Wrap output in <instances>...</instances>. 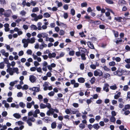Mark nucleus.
<instances>
[{
	"instance_id": "24",
	"label": "nucleus",
	"mask_w": 130,
	"mask_h": 130,
	"mask_svg": "<svg viewBox=\"0 0 130 130\" xmlns=\"http://www.w3.org/2000/svg\"><path fill=\"white\" fill-rule=\"evenodd\" d=\"M78 81L80 83H83L85 82L84 78L83 77H80L78 79Z\"/></svg>"
},
{
	"instance_id": "39",
	"label": "nucleus",
	"mask_w": 130,
	"mask_h": 130,
	"mask_svg": "<svg viewBox=\"0 0 130 130\" xmlns=\"http://www.w3.org/2000/svg\"><path fill=\"white\" fill-rule=\"evenodd\" d=\"M30 27L31 30H36L37 29V28L36 26L34 25H31L30 26Z\"/></svg>"
},
{
	"instance_id": "13",
	"label": "nucleus",
	"mask_w": 130,
	"mask_h": 130,
	"mask_svg": "<svg viewBox=\"0 0 130 130\" xmlns=\"http://www.w3.org/2000/svg\"><path fill=\"white\" fill-rule=\"evenodd\" d=\"M56 66V64L54 63H52L51 65L48 66V69L49 70H52V68H55Z\"/></svg>"
},
{
	"instance_id": "49",
	"label": "nucleus",
	"mask_w": 130,
	"mask_h": 130,
	"mask_svg": "<svg viewBox=\"0 0 130 130\" xmlns=\"http://www.w3.org/2000/svg\"><path fill=\"white\" fill-rule=\"evenodd\" d=\"M95 80V78L94 77H93L90 80V82L91 84H93Z\"/></svg>"
},
{
	"instance_id": "62",
	"label": "nucleus",
	"mask_w": 130,
	"mask_h": 130,
	"mask_svg": "<svg viewBox=\"0 0 130 130\" xmlns=\"http://www.w3.org/2000/svg\"><path fill=\"white\" fill-rule=\"evenodd\" d=\"M36 70L38 72L41 73H42V69L40 67L37 68V69H36Z\"/></svg>"
},
{
	"instance_id": "26",
	"label": "nucleus",
	"mask_w": 130,
	"mask_h": 130,
	"mask_svg": "<svg viewBox=\"0 0 130 130\" xmlns=\"http://www.w3.org/2000/svg\"><path fill=\"white\" fill-rule=\"evenodd\" d=\"M123 19L124 18H122L121 17H115L114 20L119 22H121V20Z\"/></svg>"
},
{
	"instance_id": "15",
	"label": "nucleus",
	"mask_w": 130,
	"mask_h": 130,
	"mask_svg": "<svg viewBox=\"0 0 130 130\" xmlns=\"http://www.w3.org/2000/svg\"><path fill=\"white\" fill-rule=\"evenodd\" d=\"M29 43L33 44L35 42L36 39L35 37H32L30 39H28Z\"/></svg>"
},
{
	"instance_id": "47",
	"label": "nucleus",
	"mask_w": 130,
	"mask_h": 130,
	"mask_svg": "<svg viewBox=\"0 0 130 130\" xmlns=\"http://www.w3.org/2000/svg\"><path fill=\"white\" fill-rule=\"evenodd\" d=\"M70 13L73 16L75 14V11L74 9H71L70 10Z\"/></svg>"
},
{
	"instance_id": "61",
	"label": "nucleus",
	"mask_w": 130,
	"mask_h": 130,
	"mask_svg": "<svg viewBox=\"0 0 130 130\" xmlns=\"http://www.w3.org/2000/svg\"><path fill=\"white\" fill-rule=\"evenodd\" d=\"M80 69L81 70H83L84 68V64L83 63L81 64L80 66Z\"/></svg>"
},
{
	"instance_id": "5",
	"label": "nucleus",
	"mask_w": 130,
	"mask_h": 130,
	"mask_svg": "<svg viewBox=\"0 0 130 130\" xmlns=\"http://www.w3.org/2000/svg\"><path fill=\"white\" fill-rule=\"evenodd\" d=\"M46 36H48V35L45 32H42L41 33H39L37 35V37L39 38H40L41 37L44 38Z\"/></svg>"
},
{
	"instance_id": "59",
	"label": "nucleus",
	"mask_w": 130,
	"mask_h": 130,
	"mask_svg": "<svg viewBox=\"0 0 130 130\" xmlns=\"http://www.w3.org/2000/svg\"><path fill=\"white\" fill-rule=\"evenodd\" d=\"M55 92L53 91H51L48 93V95L50 96H53Z\"/></svg>"
},
{
	"instance_id": "14",
	"label": "nucleus",
	"mask_w": 130,
	"mask_h": 130,
	"mask_svg": "<svg viewBox=\"0 0 130 130\" xmlns=\"http://www.w3.org/2000/svg\"><path fill=\"white\" fill-rule=\"evenodd\" d=\"M2 103L4 105L5 107L6 108H8L10 106L9 104L5 100H3L2 102Z\"/></svg>"
},
{
	"instance_id": "12",
	"label": "nucleus",
	"mask_w": 130,
	"mask_h": 130,
	"mask_svg": "<svg viewBox=\"0 0 130 130\" xmlns=\"http://www.w3.org/2000/svg\"><path fill=\"white\" fill-rule=\"evenodd\" d=\"M109 85L107 83H105L104 85V86L103 88V90L106 92H108L109 91L108 87Z\"/></svg>"
},
{
	"instance_id": "38",
	"label": "nucleus",
	"mask_w": 130,
	"mask_h": 130,
	"mask_svg": "<svg viewBox=\"0 0 130 130\" xmlns=\"http://www.w3.org/2000/svg\"><path fill=\"white\" fill-rule=\"evenodd\" d=\"M79 128L81 130L83 129L85 127V125L83 123H80L79 125Z\"/></svg>"
},
{
	"instance_id": "54",
	"label": "nucleus",
	"mask_w": 130,
	"mask_h": 130,
	"mask_svg": "<svg viewBox=\"0 0 130 130\" xmlns=\"http://www.w3.org/2000/svg\"><path fill=\"white\" fill-rule=\"evenodd\" d=\"M28 86L27 85H25L23 86V87H22V89L23 90H26L27 89H28Z\"/></svg>"
},
{
	"instance_id": "48",
	"label": "nucleus",
	"mask_w": 130,
	"mask_h": 130,
	"mask_svg": "<svg viewBox=\"0 0 130 130\" xmlns=\"http://www.w3.org/2000/svg\"><path fill=\"white\" fill-rule=\"evenodd\" d=\"M12 9L14 10L16 9V5L14 3H12L11 5Z\"/></svg>"
},
{
	"instance_id": "8",
	"label": "nucleus",
	"mask_w": 130,
	"mask_h": 130,
	"mask_svg": "<svg viewBox=\"0 0 130 130\" xmlns=\"http://www.w3.org/2000/svg\"><path fill=\"white\" fill-rule=\"evenodd\" d=\"M0 52L3 55L5 56L6 57H7L9 55V53L5 52V51L4 49L1 50L0 51Z\"/></svg>"
},
{
	"instance_id": "17",
	"label": "nucleus",
	"mask_w": 130,
	"mask_h": 130,
	"mask_svg": "<svg viewBox=\"0 0 130 130\" xmlns=\"http://www.w3.org/2000/svg\"><path fill=\"white\" fill-rule=\"evenodd\" d=\"M113 74L115 75H117L119 76H121L122 75V73H121V71L118 70L114 72Z\"/></svg>"
},
{
	"instance_id": "22",
	"label": "nucleus",
	"mask_w": 130,
	"mask_h": 130,
	"mask_svg": "<svg viewBox=\"0 0 130 130\" xmlns=\"http://www.w3.org/2000/svg\"><path fill=\"white\" fill-rule=\"evenodd\" d=\"M13 73H16L17 74H18L19 73V69L17 67L14 68H13Z\"/></svg>"
},
{
	"instance_id": "20",
	"label": "nucleus",
	"mask_w": 130,
	"mask_h": 130,
	"mask_svg": "<svg viewBox=\"0 0 130 130\" xmlns=\"http://www.w3.org/2000/svg\"><path fill=\"white\" fill-rule=\"evenodd\" d=\"M122 113L123 114L127 115L130 113V111L128 110L125 109V111L122 110Z\"/></svg>"
},
{
	"instance_id": "55",
	"label": "nucleus",
	"mask_w": 130,
	"mask_h": 130,
	"mask_svg": "<svg viewBox=\"0 0 130 130\" xmlns=\"http://www.w3.org/2000/svg\"><path fill=\"white\" fill-rule=\"evenodd\" d=\"M23 28L25 30H27L28 28V25L24 24L22 26Z\"/></svg>"
},
{
	"instance_id": "10",
	"label": "nucleus",
	"mask_w": 130,
	"mask_h": 130,
	"mask_svg": "<svg viewBox=\"0 0 130 130\" xmlns=\"http://www.w3.org/2000/svg\"><path fill=\"white\" fill-rule=\"evenodd\" d=\"M11 13V10H9L5 11L4 15L5 17H8L10 16Z\"/></svg>"
},
{
	"instance_id": "18",
	"label": "nucleus",
	"mask_w": 130,
	"mask_h": 130,
	"mask_svg": "<svg viewBox=\"0 0 130 130\" xmlns=\"http://www.w3.org/2000/svg\"><path fill=\"white\" fill-rule=\"evenodd\" d=\"M87 44L89 47L91 49H94V47L92 43L90 42H87Z\"/></svg>"
},
{
	"instance_id": "6",
	"label": "nucleus",
	"mask_w": 130,
	"mask_h": 130,
	"mask_svg": "<svg viewBox=\"0 0 130 130\" xmlns=\"http://www.w3.org/2000/svg\"><path fill=\"white\" fill-rule=\"evenodd\" d=\"M36 78L33 75H30L29 76V80L32 83L35 82L36 81Z\"/></svg>"
},
{
	"instance_id": "50",
	"label": "nucleus",
	"mask_w": 130,
	"mask_h": 130,
	"mask_svg": "<svg viewBox=\"0 0 130 130\" xmlns=\"http://www.w3.org/2000/svg\"><path fill=\"white\" fill-rule=\"evenodd\" d=\"M5 67V64L4 62H2L0 63V68L3 69Z\"/></svg>"
},
{
	"instance_id": "16",
	"label": "nucleus",
	"mask_w": 130,
	"mask_h": 130,
	"mask_svg": "<svg viewBox=\"0 0 130 130\" xmlns=\"http://www.w3.org/2000/svg\"><path fill=\"white\" fill-rule=\"evenodd\" d=\"M56 56V54L55 53H49L48 54V57L49 58H52L55 57Z\"/></svg>"
},
{
	"instance_id": "37",
	"label": "nucleus",
	"mask_w": 130,
	"mask_h": 130,
	"mask_svg": "<svg viewBox=\"0 0 130 130\" xmlns=\"http://www.w3.org/2000/svg\"><path fill=\"white\" fill-rule=\"evenodd\" d=\"M55 3L57 4V6L58 7H61L62 5V4L61 2H59L58 1H56L55 2Z\"/></svg>"
},
{
	"instance_id": "64",
	"label": "nucleus",
	"mask_w": 130,
	"mask_h": 130,
	"mask_svg": "<svg viewBox=\"0 0 130 130\" xmlns=\"http://www.w3.org/2000/svg\"><path fill=\"white\" fill-rule=\"evenodd\" d=\"M32 52L31 50L28 49L26 52V53L28 55H31L32 54Z\"/></svg>"
},
{
	"instance_id": "35",
	"label": "nucleus",
	"mask_w": 130,
	"mask_h": 130,
	"mask_svg": "<svg viewBox=\"0 0 130 130\" xmlns=\"http://www.w3.org/2000/svg\"><path fill=\"white\" fill-rule=\"evenodd\" d=\"M42 23L41 22H39L37 24L38 27L37 29L39 30H40L41 29V25H42Z\"/></svg>"
},
{
	"instance_id": "7",
	"label": "nucleus",
	"mask_w": 130,
	"mask_h": 130,
	"mask_svg": "<svg viewBox=\"0 0 130 130\" xmlns=\"http://www.w3.org/2000/svg\"><path fill=\"white\" fill-rule=\"evenodd\" d=\"M6 72L9 73V74L11 75H13L14 74L13 68H9L6 69Z\"/></svg>"
},
{
	"instance_id": "25",
	"label": "nucleus",
	"mask_w": 130,
	"mask_h": 130,
	"mask_svg": "<svg viewBox=\"0 0 130 130\" xmlns=\"http://www.w3.org/2000/svg\"><path fill=\"white\" fill-rule=\"evenodd\" d=\"M9 25L8 24H6L4 25V26L5 27V30L6 31H8L9 30Z\"/></svg>"
},
{
	"instance_id": "36",
	"label": "nucleus",
	"mask_w": 130,
	"mask_h": 130,
	"mask_svg": "<svg viewBox=\"0 0 130 130\" xmlns=\"http://www.w3.org/2000/svg\"><path fill=\"white\" fill-rule=\"evenodd\" d=\"M121 93L120 92H118L117 94L114 96V98L115 99H117L120 97Z\"/></svg>"
},
{
	"instance_id": "56",
	"label": "nucleus",
	"mask_w": 130,
	"mask_h": 130,
	"mask_svg": "<svg viewBox=\"0 0 130 130\" xmlns=\"http://www.w3.org/2000/svg\"><path fill=\"white\" fill-rule=\"evenodd\" d=\"M109 65L110 66H114L116 64V63L114 61H112L109 63Z\"/></svg>"
},
{
	"instance_id": "46",
	"label": "nucleus",
	"mask_w": 130,
	"mask_h": 130,
	"mask_svg": "<svg viewBox=\"0 0 130 130\" xmlns=\"http://www.w3.org/2000/svg\"><path fill=\"white\" fill-rule=\"evenodd\" d=\"M26 12L24 10H23L20 12V14L22 16H25L26 14Z\"/></svg>"
},
{
	"instance_id": "23",
	"label": "nucleus",
	"mask_w": 130,
	"mask_h": 130,
	"mask_svg": "<svg viewBox=\"0 0 130 130\" xmlns=\"http://www.w3.org/2000/svg\"><path fill=\"white\" fill-rule=\"evenodd\" d=\"M118 3L119 4L121 5H125L126 4V2L123 0H119Z\"/></svg>"
},
{
	"instance_id": "42",
	"label": "nucleus",
	"mask_w": 130,
	"mask_h": 130,
	"mask_svg": "<svg viewBox=\"0 0 130 130\" xmlns=\"http://www.w3.org/2000/svg\"><path fill=\"white\" fill-rule=\"evenodd\" d=\"M110 121L114 123L116 120V119L114 117L111 116L110 119Z\"/></svg>"
},
{
	"instance_id": "33",
	"label": "nucleus",
	"mask_w": 130,
	"mask_h": 130,
	"mask_svg": "<svg viewBox=\"0 0 130 130\" xmlns=\"http://www.w3.org/2000/svg\"><path fill=\"white\" fill-rule=\"evenodd\" d=\"M13 116L14 117L17 119L20 118L21 117V116L18 113H15L13 114Z\"/></svg>"
},
{
	"instance_id": "21",
	"label": "nucleus",
	"mask_w": 130,
	"mask_h": 130,
	"mask_svg": "<svg viewBox=\"0 0 130 130\" xmlns=\"http://www.w3.org/2000/svg\"><path fill=\"white\" fill-rule=\"evenodd\" d=\"M103 77L106 79H109L110 78V75L108 73H106L104 74Z\"/></svg>"
},
{
	"instance_id": "63",
	"label": "nucleus",
	"mask_w": 130,
	"mask_h": 130,
	"mask_svg": "<svg viewBox=\"0 0 130 130\" xmlns=\"http://www.w3.org/2000/svg\"><path fill=\"white\" fill-rule=\"evenodd\" d=\"M2 115L3 117H5L7 115V113L6 111H3L2 113Z\"/></svg>"
},
{
	"instance_id": "3",
	"label": "nucleus",
	"mask_w": 130,
	"mask_h": 130,
	"mask_svg": "<svg viewBox=\"0 0 130 130\" xmlns=\"http://www.w3.org/2000/svg\"><path fill=\"white\" fill-rule=\"evenodd\" d=\"M35 120V119L33 117H28L27 120V123L30 126H32V125L31 122H34Z\"/></svg>"
},
{
	"instance_id": "52",
	"label": "nucleus",
	"mask_w": 130,
	"mask_h": 130,
	"mask_svg": "<svg viewBox=\"0 0 130 130\" xmlns=\"http://www.w3.org/2000/svg\"><path fill=\"white\" fill-rule=\"evenodd\" d=\"M103 68L105 71L107 72H108L110 71V69L109 68L105 66H104Z\"/></svg>"
},
{
	"instance_id": "44",
	"label": "nucleus",
	"mask_w": 130,
	"mask_h": 130,
	"mask_svg": "<svg viewBox=\"0 0 130 130\" xmlns=\"http://www.w3.org/2000/svg\"><path fill=\"white\" fill-rule=\"evenodd\" d=\"M112 32L114 34L115 37H117L118 36L119 34L117 31H115L114 30H113Z\"/></svg>"
},
{
	"instance_id": "1",
	"label": "nucleus",
	"mask_w": 130,
	"mask_h": 130,
	"mask_svg": "<svg viewBox=\"0 0 130 130\" xmlns=\"http://www.w3.org/2000/svg\"><path fill=\"white\" fill-rule=\"evenodd\" d=\"M31 17L34 18V20L35 21H37L38 20L41 19L43 17L42 15H39L37 16L36 14L32 13L31 14Z\"/></svg>"
},
{
	"instance_id": "11",
	"label": "nucleus",
	"mask_w": 130,
	"mask_h": 130,
	"mask_svg": "<svg viewBox=\"0 0 130 130\" xmlns=\"http://www.w3.org/2000/svg\"><path fill=\"white\" fill-rule=\"evenodd\" d=\"M32 56L34 58V59L35 60L37 59L38 62H40L41 61V58L38 57L37 55H35L34 54H33Z\"/></svg>"
},
{
	"instance_id": "29",
	"label": "nucleus",
	"mask_w": 130,
	"mask_h": 130,
	"mask_svg": "<svg viewBox=\"0 0 130 130\" xmlns=\"http://www.w3.org/2000/svg\"><path fill=\"white\" fill-rule=\"evenodd\" d=\"M110 88L112 90H116L117 88V85L116 84H114L113 85L110 86Z\"/></svg>"
},
{
	"instance_id": "19",
	"label": "nucleus",
	"mask_w": 130,
	"mask_h": 130,
	"mask_svg": "<svg viewBox=\"0 0 130 130\" xmlns=\"http://www.w3.org/2000/svg\"><path fill=\"white\" fill-rule=\"evenodd\" d=\"M79 50H80L81 54L82 53H85L87 51V50L84 48H82V47H80L79 48Z\"/></svg>"
},
{
	"instance_id": "53",
	"label": "nucleus",
	"mask_w": 130,
	"mask_h": 130,
	"mask_svg": "<svg viewBox=\"0 0 130 130\" xmlns=\"http://www.w3.org/2000/svg\"><path fill=\"white\" fill-rule=\"evenodd\" d=\"M48 66L47 63L45 61H44L42 63V67H47L48 68Z\"/></svg>"
},
{
	"instance_id": "43",
	"label": "nucleus",
	"mask_w": 130,
	"mask_h": 130,
	"mask_svg": "<svg viewBox=\"0 0 130 130\" xmlns=\"http://www.w3.org/2000/svg\"><path fill=\"white\" fill-rule=\"evenodd\" d=\"M56 126V122H54L52 123L51 127L53 129L55 128Z\"/></svg>"
},
{
	"instance_id": "4",
	"label": "nucleus",
	"mask_w": 130,
	"mask_h": 130,
	"mask_svg": "<svg viewBox=\"0 0 130 130\" xmlns=\"http://www.w3.org/2000/svg\"><path fill=\"white\" fill-rule=\"evenodd\" d=\"M22 42L23 44V47L24 48H26L28 46L29 43V41L28 39H23L22 40Z\"/></svg>"
},
{
	"instance_id": "57",
	"label": "nucleus",
	"mask_w": 130,
	"mask_h": 130,
	"mask_svg": "<svg viewBox=\"0 0 130 130\" xmlns=\"http://www.w3.org/2000/svg\"><path fill=\"white\" fill-rule=\"evenodd\" d=\"M81 6L82 7H86L87 5V4L86 2H85L81 3Z\"/></svg>"
},
{
	"instance_id": "40",
	"label": "nucleus",
	"mask_w": 130,
	"mask_h": 130,
	"mask_svg": "<svg viewBox=\"0 0 130 130\" xmlns=\"http://www.w3.org/2000/svg\"><path fill=\"white\" fill-rule=\"evenodd\" d=\"M130 108V105L129 104H127L125 105L124 108L122 109V110L125 111V109H129Z\"/></svg>"
},
{
	"instance_id": "27",
	"label": "nucleus",
	"mask_w": 130,
	"mask_h": 130,
	"mask_svg": "<svg viewBox=\"0 0 130 130\" xmlns=\"http://www.w3.org/2000/svg\"><path fill=\"white\" fill-rule=\"evenodd\" d=\"M93 128L96 130H98L100 127V126L98 123H96L93 125Z\"/></svg>"
},
{
	"instance_id": "41",
	"label": "nucleus",
	"mask_w": 130,
	"mask_h": 130,
	"mask_svg": "<svg viewBox=\"0 0 130 130\" xmlns=\"http://www.w3.org/2000/svg\"><path fill=\"white\" fill-rule=\"evenodd\" d=\"M39 11V9L38 7H36L33 8L32 10V12H38Z\"/></svg>"
},
{
	"instance_id": "2",
	"label": "nucleus",
	"mask_w": 130,
	"mask_h": 130,
	"mask_svg": "<svg viewBox=\"0 0 130 130\" xmlns=\"http://www.w3.org/2000/svg\"><path fill=\"white\" fill-rule=\"evenodd\" d=\"M94 74L96 76H102L103 73L101 70L100 69H97L94 71Z\"/></svg>"
},
{
	"instance_id": "9",
	"label": "nucleus",
	"mask_w": 130,
	"mask_h": 130,
	"mask_svg": "<svg viewBox=\"0 0 130 130\" xmlns=\"http://www.w3.org/2000/svg\"><path fill=\"white\" fill-rule=\"evenodd\" d=\"M35 103L34 101H32L31 102H27L26 103L27 108L28 109L30 108L33 105H34Z\"/></svg>"
},
{
	"instance_id": "34",
	"label": "nucleus",
	"mask_w": 130,
	"mask_h": 130,
	"mask_svg": "<svg viewBox=\"0 0 130 130\" xmlns=\"http://www.w3.org/2000/svg\"><path fill=\"white\" fill-rule=\"evenodd\" d=\"M80 56L82 60H85L86 59V58L85 57L86 55L85 53H82Z\"/></svg>"
},
{
	"instance_id": "58",
	"label": "nucleus",
	"mask_w": 130,
	"mask_h": 130,
	"mask_svg": "<svg viewBox=\"0 0 130 130\" xmlns=\"http://www.w3.org/2000/svg\"><path fill=\"white\" fill-rule=\"evenodd\" d=\"M129 88V87L127 85L124 86L123 87V90L124 91H127Z\"/></svg>"
},
{
	"instance_id": "60",
	"label": "nucleus",
	"mask_w": 130,
	"mask_h": 130,
	"mask_svg": "<svg viewBox=\"0 0 130 130\" xmlns=\"http://www.w3.org/2000/svg\"><path fill=\"white\" fill-rule=\"evenodd\" d=\"M23 94L21 92H19L18 93L17 96L18 97H21L23 96Z\"/></svg>"
},
{
	"instance_id": "32",
	"label": "nucleus",
	"mask_w": 130,
	"mask_h": 130,
	"mask_svg": "<svg viewBox=\"0 0 130 130\" xmlns=\"http://www.w3.org/2000/svg\"><path fill=\"white\" fill-rule=\"evenodd\" d=\"M11 107H15L17 108H19V106L18 104H15L14 103H12L11 104Z\"/></svg>"
},
{
	"instance_id": "51",
	"label": "nucleus",
	"mask_w": 130,
	"mask_h": 130,
	"mask_svg": "<svg viewBox=\"0 0 130 130\" xmlns=\"http://www.w3.org/2000/svg\"><path fill=\"white\" fill-rule=\"evenodd\" d=\"M40 108L41 109H44L46 107V105L43 103H41L40 105Z\"/></svg>"
},
{
	"instance_id": "31",
	"label": "nucleus",
	"mask_w": 130,
	"mask_h": 130,
	"mask_svg": "<svg viewBox=\"0 0 130 130\" xmlns=\"http://www.w3.org/2000/svg\"><path fill=\"white\" fill-rule=\"evenodd\" d=\"M72 109H70L71 114H75L76 112H78V110H75V109L74 108H72Z\"/></svg>"
},
{
	"instance_id": "45",
	"label": "nucleus",
	"mask_w": 130,
	"mask_h": 130,
	"mask_svg": "<svg viewBox=\"0 0 130 130\" xmlns=\"http://www.w3.org/2000/svg\"><path fill=\"white\" fill-rule=\"evenodd\" d=\"M43 16L45 18H48L50 17L51 15L48 13L46 12L44 14Z\"/></svg>"
},
{
	"instance_id": "30",
	"label": "nucleus",
	"mask_w": 130,
	"mask_h": 130,
	"mask_svg": "<svg viewBox=\"0 0 130 130\" xmlns=\"http://www.w3.org/2000/svg\"><path fill=\"white\" fill-rule=\"evenodd\" d=\"M19 105V106H20L21 108H24V107L26 106L25 104L22 102H20Z\"/></svg>"
},
{
	"instance_id": "28",
	"label": "nucleus",
	"mask_w": 130,
	"mask_h": 130,
	"mask_svg": "<svg viewBox=\"0 0 130 130\" xmlns=\"http://www.w3.org/2000/svg\"><path fill=\"white\" fill-rule=\"evenodd\" d=\"M32 89V91H34L36 92H38L40 90L39 88L37 87H33Z\"/></svg>"
}]
</instances>
